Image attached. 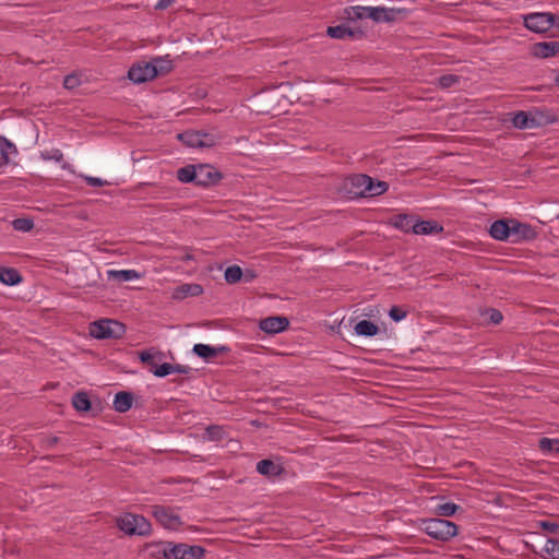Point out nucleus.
Listing matches in <instances>:
<instances>
[{
	"label": "nucleus",
	"mask_w": 559,
	"mask_h": 559,
	"mask_svg": "<svg viewBox=\"0 0 559 559\" xmlns=\"http://www.w3.org/2000/svg\"><path fill=\"white\" fill-rule=\"evenodd\" d=\"M164 559H202L205 549L199 545H188L185 543L160 542L158 544Z\"/></svg>",
	"instance_id": "1"
},
{
	"label": "nucleus",
	"mask_w": 559,
	"mask_h": 559,
	"mask_svg": "<svg viewBox=\"0 0 559 559\" xmlns=\"http://www.w3.org/2000/svg\"><path fill=\"white\" fill-rule=\"evenodd\" d=\"M419 527L430 537L441 542H448L456 536L459 530L454 522L439 518L423 519Z\"/></svg>",
	"instance_id": "2"
},
{
	"label": "nucleus",
	"mask_w": 559,
	"mask_h": 559,
	"mask_svg": "<svg viewBox=\"0 0 559 559\" xmlns=\"http://www.w3.org/2000/svg\"><path fill=\"white\" fill-rule=\"evenodd\" d=\"M126 325L114 319H102L90 324V334L97 340L120 338Z\"/></svg>",
	"instance_id": "3"
},
{
	"label": "nucleus",
	"mask_w": 559,
	"mask_h": 559,
	"mask_svg": "<svg viewBox=\"0 0 559 559\" xmlns=\"http://www.w3.org/2000/svg\"><path fill=\"white\" fill-rule=\"evenodd\" d=\"M117 525L128 535L146 536L152 531L151 523L143 515L133 513H126L118 518Z\"/></svg>",
	"instance_id": "4"
},
{
	"label": "nucleus",
	"mask_w": 559,
	"mask_h": 559,
	"mask_svg": "<svg viewBox=\"0 0 559 559\" xmlns=\"http://www.w3.org/2000/svg\"><path fill=\"white\" fill-rule=\"evenodd\" d=\"M156 76L157 66L146 61L134 63L128 71V79L135 84L151 81Z\"/></svg>",
	"instance_id": "5"
},
{
	"label": "nucleus",
	"mask_w": 559,
	"mask_h": 559,
	"mask_svg": "<svg viewBox=\"0 0 559 559\" xmlns=\"http://www.w3.org/2000/svg\"><path fill=\"white\" fill-rule=\"evenodd\" d=\"M152 513L156 521L167 530L177 531L182 525L180 516L169 507L153 506Z\"/></svg>",
	"instance_id": "6"
},
{
	"label": "nucleus",
	"mask_w": 559,
	"mask_h": 559,
	"mask_svg": "<svg viewBox=\"0 0 559 559\" xmlns=\"http://www.w3.org/2000/svg\"><path fill=\"white\" fill-rule=\"evenodd\" d=\"M524 26L536 34H544L550 29L548 12H534L523 16Z\"/></svg>",
	"instance_id": "7"
},
{
	"label": "nucleus",
	"mask_w": 559,
	"mask_h": 559,
	"mask_svg": "<svg viewBox=\"0 0 559 559\" xmlns=\"http://www.w3.org/2000/svg\"><path fill=\"white\" fill-rule=\"evenodd\" d=\"M223 174L209 164H198L197 186L210 187L218 183Z\"/></svg>",
	"instance_id": "8"
},
{
	"label": "nucleus",
	"mask_w": 559,
	"mask_h": 559,
	"mask_svg": "<svg viewBox=\"0 0 559 559\" xmlns=\"http://www.w3.org/2000/svg\"><path fill=\"white\" fill-rule=\"evenodd\" d=\"M289 326V320L286 317H267L262 319L259 328L267 334H277L285 331Z\"/></svg>",
	"instance_id": "9"
},
{
	"label": "nucleus",
	"mask_w": 559,
	"mask_h": 559,
	"mask_svg": "<svg viewBox=\"0 0 559 559\" xmlns=\"http://www.w3.org/2000/svg\"><path fill=\"white\" fill-rule=\"evenodd\" d=\"M533 128L545 127L558 121L556 114L548 108H534L530 110Z\"/></svg>",
	"instance_id": "10"
},
{
	"label": "nucleus",
	"mask_w": 559,
	"mask_h": 559,
	"mask_svg": "<svg viewBox=\"0 0 559 559\" xmlns=\"http://www.w3.org/2000/svg\"><path fill=\"white\" fill-rule=\"evenodd\" d=\"M531 52L534 57L546 59L559 53V41H539L532 46Z\"/></svg>",
	"instance_id": "11"
},
{
	"label": "nucleus",
	"mask_w": 559,
	"mask_h": 559,
	"mask_svg": "<svg viewBox=\"0 0 559 559\" xmlns=\"http://www.w3.org/2000/svg\"><path fill=\"white\" fill-rule=\"evenodd\" d=\"M511 227V242H518L522 239H532L535 236V233L531 225L520 223L516 219H510Z\"/></svg>",
	"instance_id": "12"
},
{
	"label": "nucleus",
	"mask_w": 559,
	"mask_h": 559,
	"mask_svg": "<svg viewBox=\"0 0 559 559\" xmlns=\"http://www.w3.org/2000/svg\"><path fill=\"white\" fill-rule=\"evenodd\" d=\"M389 185L385 181L374 180L370 177V185L366 186V190H353V193L358 197H377L386 192Z\"/></svg>",
	"instance_id": "13"
},
{
	"label": "nucleus",
	"mask_w": 559,
	"mask_h": 559,
	"mask_svg": "<svg viewBox=\"0 0 559 559\" xmlns=\"http://www.w3.org/2000/svg\"><path fill=\"white\" fill-rule=\"evenodd\" d=\"M510 219H498L489 228L490 236L496 240H508L511 238Z\"/></svg>",
	"instance_id": "14"
},
{
	"label": "nucleus",
	"mask_w": 559,
	"mask_h": 559,
	"mask_svg": "<svg viewBox=\"0 0 559 559\" xmlns=\"http://www.w3.org/2000/svg\"><path fill=\"white\" fill-rule=\"evenodd\" d=\"M257 472L265 477H276L282 475L285 469L281 464H276L272 460L265 459L257 463Z\"/></svg>",
	"instance_id": "15"
},
{
	"label": "nucleus",
	"mask_w": 559,
	"mask_h": 559,
	"mask_svg": "<svg viewBox=\"0 0 559 559\" xmlns=\"http://www.w3.org/2000/svg\"><path fill=\"white\" fill-rule=\"evenodd\" d=\"M443 231V227L436 221H416L413 226L415 235H430Z\"/></svg>",
	"instance_id": "16"
},
{
	"label": "nucleus",
	"mask_w": 559,
	"mask_h": 559,
	"mask_svg": "<svg viewBox=\"0 0 559 559\" xmlns=\"http://www.w3.org/2000/svg\"><path fill=\"white\" fill-rule=\"evenodd\" d=\"M203 294V287L200 284H183L174 292L175 299H185L188 296L197 297Z\"/></svg>",
	"instance_id": "17"
},
{
	"label": "nucleus",
	"mask_w": 559,
	"mask_h": 559,
	"mask_svg": "<svg viewBox=\"0 0 559 559\" xmlns=\"http://www.w3.org/2000/svg\"><path fill=\"white\" fill-rule=\"evenodd\" d=\"M133 402V394L128 391H120L115 395L114 408L119 413L128 412Z\"/></svg>",
	"instance_id": "18"
},
{
	"label": "nucleus",
	"mask_w": 559,
	"mask_h": 559,
	"mask_svg": "<svg viewBox=\"0 0 559 559\" xmlns=\"http://www.w3.org/2000/svg\"><path fill=\"white\" fill-rule=\"evenodd\" d=\"M227 348L226 347H219V348H216V347H212L210 345H206V344H195L193 346V353L205 359V360H211L213 358H215L219 352H225Z\"/></svg>",
	"instance_id": "19"
},
{
	"label": "nucleus",
	"mask_w": 559,
	"mask_h": 559,
	"mask_svg": "<svg viewBox=\"0 0 559 559\" xmlns=\"http://www.w3.org/2000/svg\"><path fill=\"white\" fill-rule=\"evenodd\" d=\"M22 275L13 267L0 266V282L5 285H17L22 282Z\"/></svg>",
	"instance_id": "20"
},
{
	"label": "nucleus",
	"mask_w": 559,
	"mask_h": 559,
	"mask_svg": "<svg viewBox=\"0 0 559 559\" xmlns=\"http://www.w3.org/2000/svg\"><path fill=\"white\" fill-rule=\"evenodd\" d=\"M415 222V216L408 214H397L392 218V225L405 233H413Z\"/></svg>",
	"instance_id": "21"
},
{
	"label": "nucleus",
	"mask_w": 559,
	"mask_h": 559,
	"mask_svg": "<svg viewBox=\"0 0 559 559\" xmlns=\"http://www.w3.org/2000/svg\"><path fill=\"white\" fill-rule=\"evenodd\" d=\"M72 405L80 413H86L92 409V402L87 393L83 391L73 394Z\"/></svg>",
	"instance_id": "22"
},
{
	"label": "nucleus",
	"mask_w": 559,
	"mask_h": 559,
	"mask_svg": "<svg viewBox=\"0 0 559 559\" xmlns=\"http://www.w3.org/2000/svg\"><path fill=\"white\" fill-rule=\"evenodd\" d=\"M198 165H187L177 170V179L183 183L193 182L197 186Z\"/></svg>",
	"instance_id": "23"
},
{
	"label": "nucleus",
	"mask_w": 559,
	"mask_h": 559,
	"mask_svg": "<svg viewBox=\"0 0 559 559\" xmlns=\"http://www.w3.org/2000/svg\"><path fill=\"white\" fill-rule=\"evenodd\" d=\"M356 334L361 336H374L379 332V326L369 320H361L354 328Z\"/></svg>",
	"instance_id": "24"
},
{
	"label": "nucleus",
	"mask_w": 559,
	"mask_h": 559,
	"mask_svg": "<svg viewBox=\"0 0 559 559\" xmlns=\"http://www.w3.org/2000/svg\"><path fill=\"white\" fill-rule=\"evenodd\" d=\"M355 31L346 25H336V26H329L326 29V34L336 39H344L346 37H354Z\"/></svg>",
	"instance_id": "25"
},
{
	"label": "nucleus",
	"mask_w": 559,
	"mask_h": 559,
	"mask_svg": "<svg viewBox=\"0 0 559 559\" xmlns=\"http://www.w3.org/2000/svg\"><path fill=\"white\" fill-rule=\"evenodd\" d=\"M178 139L187 146L192 148H201L200 147V132L195 130H188L180 134H178Z\"/></svg>",
	"instance_id": "26"
},
{
	"label": "nucleus",
	"mask_w": 559,
	"mask_h": 559,
	"mask_svg": "<svg viewBox=\"0 0 559 559\" xmlns=\"http://www.w3.org/2000/svg\"><path fill=\"white\" fill-rule=\"evenodd\" d=\"M512 123L515 128H518L520 130L532 129L533 126L531 122L530 110L528 111H523V110L518 111L512 119Z\"/></svg>",
	"instance_id": "27"
},
{
	"label": "nucleus",
	"mask_w": 559,
	"mask_h": 559,
	"mask_svg": "<svg viewBox=\"0 0 559 559\" xmlns=\"http://www.w3.org/2000/svg\"><path fill=\"white\" fill-rule=\"evenodd\" d=\"M0 152H1V158L0 160L2 164H8L9 162V153H17L16 146L8 140L5 136L0 135Z\"/></svg>",
	"instance_id": "28"
},
{
	"label": "nucleus",
	"mask_w": 559,
	"mask_h": 559,
	"mask_svg": "<svg viewBox=\"0 0 559 559\" xmlns=\"http://www.w3.org/2000/svg\"><path fill=\"white\" fill-rule=\"evenodd\" d=\"M108 276L110 278H115L119 282H128V281L134 280V278H138L139 273L134 270H120V271L111 270L108 272Z\"/></svg>",
	"instance_id": "29"
},
{
	"label": "nucleus",
	"mask_w": 559,
	"mask_h": 559,
	"mask_svg": "<svg viewBox=\"0 0 559 559\" xmlns=\"http://www.w3.org/2000/svg\"><path fill=\"white\" fill-rule=\"evenodd\" d=\"M200 147L201 148H210L215 146L218 141L221 140V136L218 134L206 132L203 130H200Z\"/></svg>",
	"instance_id": "30"
},
{
	"label": "nucleus",
	"mask_w": 559,
	"mask_h": 559,
	"mask_svg": "<svg viewBox=\"0 0 559 559\" xmlns=\"http://www.w3.org/2000/svg\"><path fill=\"white\" fill-rule=\"evenodd\" d=\"M459 509H460V506H457L453 502H444V503L436 506L435 514L438 516H445V518L452 516Z\"/></svg>",
	"instance_id": "31"
},
{
	"label": "nucleus",
	"mask_w": 559,
	"mask_h": 559,
	"mask_svg": "<svg viewBox=\"0 0 559 559\" xmlns=\"http://www.w3.org/2000/svg\"><path fill=\"white\" fill-rule=\"evenodd\" d=\"M243 275V272L239 265L228 266L225 271L224 277L228 284L238 283Z\"/></svg>",
	"instance_id": "32"
},
{
	"label": "nucleus",
	"mask_w": 559,
	"mask_h": 559,
	"mask_svg": "<svg viewBox=\"0 0 559 559\" xmlns=\"http://www.w3.org/2000/svg\"><path fill=\"white\" fill-rule=\"evenodd\" d=\"M380 22H394L397 20L400 14L406 13V9H397V8H383L381 12Z\"/></svg>",
	"instance_id": "33"
},
{
	"label": "nucleus",
	"mask_w": 559,
	"mask_h": 559,
	"mask_svg": "<svg viewBox=\"0 0 559 559\" xmlns=\"http://www.w3.org/2000/svg\"><path fill=\"white\" fill-rule=\"evenodd\" d=\"M349 182L352 186L350 192L353 190H366V186L370 185V176L364 174L355 175L349 178Z\"/></svg>",
	"instance_id": "34"
},
{
	"label": "nucleus",
	"mask_w": 559,
	"mask_h": 559,
	"mask_svg": "<svg viewBox=\"0 0 559 559\" xmlns=\"http://www.w3.org/2000/svg\"><path fill=\"white\" fill-rule=\"evenodd\" d=\"M205 436L210 441H221L224 438V428L218 425H210L205 429Z\"/></svg>",
	"instance_id": "35"
},
{
	"label": "nucleus",
	"mask_w": 559,
	"mask_h": 559,
	"mask_svg": "<svg viewBox=\"0 0 559 559\" xmlns=\"http://www.w3.org/2000/svg\"><path fill=\"white\" fill-rule=\"evenodd\" d=\"M539 449L544 453H547V452L559 453V445H558V442L556 441V439H549L546 437L542 438L539 440Z\"/></svg>",
	"instance_id": "36"
},
{
	"label": "nucleus",
	"mask_w": 559,
	"mask_h": 559,
	"mask_svg": "<svg viewBox=\"0 0 559 559\" xmlns=\"http://www.w3.org/2000/svg\"><path fill=\"white\" fill-rule=\"evenodd\" d=\"M361 11H362L361 5L347 7L343 11V17L348 21H353V22L357 21V20H361Z\"/></svg>",
	"instance_id": "37"
},
{
	"label": "nucleus",
	"mask_w": 559,
	"mask_h": 559,
	"mask_svg": "<svg viewBox=\"0 0 559 559\" xmlns=\"http://www.w3.org/2000/svg\"><path fill=\"white\" fill-rule=\"evenodd\" d=\"M485 316L489 323L499 324L503 320V316L500 310L495 308H487L481 312Z\"/></svg>",
	"instance_id": "38"
},
{
	"label": "nucleus",
	"mask_w": 559,
	"mask_h": 559,
	"mask_svg": "<svg viewBox=\"0 0 559 559\" xmlns=\"http://www.w3.org/2000/svg\"><path fill=\"white\" fill-rule=\"evenodd\" d=\"M139 359L144 365H146L150 368V371H152V372L155 369V367H157V365L155 362V355L148 350H143V352L139 353Z\"/></svg>",
	"instance_id": "39"
},
{
	"label": "nucleus",
	"mask_w": 559,
	"mask_h": 559,
	"mask_svg": "<svg viewBox=\"0 0 559 559\" xmlns=\"http://www.w3.org/2000/svg\"><path fill=\"white\" fill-rule=\"evenodd\" d=\"M545 551L552 559H559V539H548L545 546Z\"/></svg>",
	"instance_id": "40"
},
{
	"label": "nucleus",
	"mask_w": 559,
	"mask_h": 559,
	"mask_svg": "<svg viewBox=\"0 0 559 559\" xmlns=\"http://www.w3.org/2000/svg\"><path fill=\"white\" fill-rule=\"evenodd\" d=\"M152 63L157 66V75L168 73L173 68L171 61L164 58H155Z\"/></svg>",
	"instance_id": "41"
},
{
	"label": "nucleus",
	"mask_w": 559,
	"mask_h": 559,
	"mask_svg": "<svg viewBox=\"0 0 559 559\" xmlns=\"http://www.w3.org/2000/svg\"><path fill=\"white\" fill-rule=\"evenodd\" d=\"M13 227L16 230L29 231L34 227V223L32 219L16 218L13 221Z\"/></svg>",
	"instance_id": "42"
},
{
	"label": "nucleus",
	"mask_w": 559,
	"mask_h": 559,
	"mask_svg": "<svg viewBox=\"0 0 559 559\" xmlns=\"http://www.w3.org/2000/svg\"><path fill=\"white\" fill-rule=\"evenodd\" d=\"M173 372H174V368H173V365L169 362H164L159 366L157 365V367H155V369L153 370V374L158 378L166 377Z\"/></svg>",
	"instance_id": "43"
},
{
	"label": "nucleus",
	"mask_w": 559,
	"mask_h": 559,
	"mask_svg": "<svg viewBox=\"0 0 559 559\" xmlns=\"http://www.w3.org/2000/svg\"><path fill=\"white\" fill-rule=\"evenodd\" d=\"M459 82V76L455 74H444L439 78V86L449 88Z\"/></svg>",
	"instance_id": "44"
},
{
	"label": "nucleus",
	"mask_w": 559,
	"mask_h": 559,
	"mask_svg": "<svg viewBox=\"0 0 559 559\" xmlns=\"http://www.w3.org/2000/svg\"><path fill=\"white\" fill-rule=\"evenodd\" d=\"M81 84V80L80 78L72 73V74H68L64 80H63V87L67 88V90H74L75 87H78L79 85Z\"/></svg>",
	"instance_id": "45"
},
{
	"label": "nucleus",
	"mask_w": 559,
	"mask_h": 559,
	"mask_svg": "<svg viewBox=\"0 0 559 559\" xmlns=\"http://www.w3.org/2000/svg\"><path fill=\"white\" fill-rule=\"evenodd\" d=\"M407 312L397 306H393L389 311V317L395 322L403 320Z\"/></svg>",
	"instance_id": "46"
},
{
	"label": "nucleus",
	"mask_w": 559,
	"mask_h": 559,
	"mask_svg": "<svg viewBox=\"0 0 559 559\" xmlns=\"http://www.w3.org/2000/svg\"><path fill=\"white\" fill-rule=\"evenodd\" d=\"M539 527L548 533L559 535V524L550 521H540Z\"/></svg>",
	"instance_id": "47"
},
{
	"label": "nucleus",
	"mask_w": 559,
	"mask_h": 559,
	"mask_svg": "<svg viewBox=\"0 0 559 559\" xmlns=\"http://www.w3.org/2000/svg\"><path fill=\"white\" fill-rule=\"evenodd\" d=\"M59 442L58 437H44L40 441V445L45 450L52 449Z\"/></svg>",
	"instance_id": "48"
},
{
	"label": "nucleus",
	"mask_w": 559,
	"mask_h": 559,
	"mask_svg": "<svg viewBox=\"0 0 559 559\" xmlns=\"http://www.w3.org/2000/svg\"><path fill=\"white\" fill-rule=\"evenodd\" d=\"M43 156L46 159H55L57 162H60L63 158L62 152L58 148H53L50 152L43 153Z\"/></svg>",
	"instance_id": "49"
},
{
	"label": "nucleus",
	"mask_w": 559,
	"mask_h": 559,
	"mask_svg": "<svg viewBox=\"0 0 559 559\" xmlns=\"http://www.w3.org/2000/svg\"><path fill=\"white\" fill-rule=\"evenodd\" d=\"M381 12L382 7H371V9L369 10V19H371L376 23H379L382 14Z\"/></svg>",
	"instance_id": "50"
},
{
	"label": "nucleus",
	"mask_w": 559,
	"mask_h": 559,
	"mask_svg": "<svg viewBox=\"0 0 559 559\" xmlns=\"http://www.w3.org/2000/svg\"><path fill=\"white\" fill-rule=\"evenodd\" d=\"M85 181L91 187H104L107 185L106 180L96 177H85Z\"/></svg>",
	"instance_id": "51"
},
{
	"label": "nucleus",
	"mask_w": 559,
	"mask_h": 559,
	"mask_svg": "<svg viewBox=\"0 0 559 559\" xmlns=\"http://www.w3.org/2000/svg\"><path fill=\"white\" fill-rule=\"evenodd\" d=\"M175 0H158V2L155 4L156 10H165L169 8Z\"/></svg>",
	"instance_id": "52"
},
{
	"label": "nucleus",
	"mask_w": 559,
	"mask_h": 559,
	"mask_svg": "<svg viewBox=\"0 0 559 559\" xmlns=\"http://www.w3.org/2000/svg\"><path fill=\"white\" fill-rule=\"evenodd\" d=\"M173 368H174V372L183 373V374H188L191 370L190 367L182 366V365H173Z\"/></svg>",
	"instance_id": "53"
},
{
	"label": "nucleus",
	"mask_w": 559,
	"mask_h": 559,
	"mask_svg": "<svg viewBox=\"0 0 559 559\" xmlns=\"http://www.w3.org/2000/svg\"><path fill=\"white\" fill-rule=\"evenodd\" d=\"M548 16L552 17V20H549L550 28L554 26L559 28V15L548 12Z\"/></svg>",
	"instance_id": "54"
},
{
	"label": "nucleus",
	"mask_w": 559,
	"mask_h": 559,
	"mask_svg": "<svg viewBox=\"0 0 559 559\" xmlns=\"http://www.w3.org/2000/svg\"><path fill=\"white\" fill-rule=\"evenodd\" d=\"M254 277H255V274H254V272H253V271H249V270H248V271L245 273V278H246V281H247V282H249V281L253 280Z\"/></svg>",
	"instance_id": "55"
},
{
	"label": "nucleus",
	"mask_w": 559,
	"mask_h": 559,
	"mask_svg": "<svg viewBox=\"0 0 559 559\" xmlns=\"http://www.w3.org/2000/svg\"><path fill=\"white\" fill-rule=\"evenodd\" d=\"M370 9H371V7H362L361 19L369 17V10Z\"/></svg>",
	"instance_id": "56"
},
{
	"label": "nucleus",
	"mask_w": 559,
	"mask_h": 559,
	"mask_svg": "<svg viewBox=\"0 0 559 559\" xmlns=\"http://www.w3.org/2000/svg\"><path fill=\"white\" fill-rule=\"evenodd\" d=\"M180 260L187 262V261L193 260V255L190 253H187Z\"/></svg>",
	"instance_id": "57"
},
{
	"label": "nucleus",
	"mask_w": 559,
	"mask_h": 559,
	"mask_svg": "<svg viewBox=\"0 0 559 559\" xmlns=\"http://www.w3.org/2000/svg\"><path fill=\"white\" fill-rule=\"evenodd\" d=\"M555 83H556V85L559 86V71L557 72V74L555 76Z\"/></svg>",
	"instance_id": "58"
},
{
	"label": "nucleus",
	"mask_w": 559,
	"mask_h": 559,
	"mask_svg": "<svg viewBox=\"0 0 559 559\" xmlns=\"http://www.w3.org/2000/svg\"><path fill=\"white\" fill-rule=\"evenodd\" d=\"M169 191H170V190H169V189H167L166 187H162L159 192H160V193H166V192H169Z\"/></svg>",
	"instance_id": "59"
},
{
	"label": "nucleus",
	"mask_w": 559,
	"mask_h": 559,
	"mask_svg": "<svg viewBox=\"0 0 559 559\" xmlns=\"http://www.w3.org/2000/svg\"><path fill=\"white\" fill-rule=\"evenodd\" d=\"M556 441L558 442V445H559V439H556Z\"/></svg>",
	"instance_id": "60"
},
{
	"label": "nucleus",
	"mask_w": 559,
	"mask_h": 559,
	"mask_svg": "<svg viewBox=\"0 0 559 559\" xmlns=\"http://www.w3.org/2000/svg\"><path fill=\"white\" fill-rule=\"evenodd\" d=\"M2 165H3V164H2V162L0 160V166H2Z\"/></svg>",
	"instance_id": "61"
}]
</instances>
